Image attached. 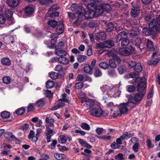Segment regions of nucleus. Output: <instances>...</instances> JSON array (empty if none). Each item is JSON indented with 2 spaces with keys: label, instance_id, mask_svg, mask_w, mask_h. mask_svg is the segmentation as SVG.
I'll use <instances>...</instances> for the list:
<instances>
[{
  "label": "nucleus",
  "instance_id": "f257e3e1",
  "mask_svg": "<svg viewBox=\"0 0 160 160\" xmlns=\"http://www.w3.org/2000/svg\"><path fill=\"white\" fill-rule=\"evenodd\" d=\"M128 96V101L126 103L120 104L119 106V110L121 114L125 113L128 112L129 108H132L136 106V103L132 101L133 97L131 96Z\"/></svg>",
  "mask_w": 160,
  "mask_h": 160
},
{
  "label": "nucleus",
  "instance_id": "f03ea898",
  "mask_svg": "<svg viewBox=\"0 0 160 160\" xmlns=\"http://www.w3.org/2000/svg\"><path fill=\"white\" fill-rule=\"evenodd\" d=\"M89 112L92 116L97 117H105L108 114L107 111H102L101 108L99 106H95L90 109Z\"/></svg>",
  "mask_w": 160,
  "mask_h": 160
},
{
  "label": "nucleus",
  "instance_id": "7ed1b4c3",
  "mask_svg": "<svg viewBox=\"0 0 160 160\" xmlns=\"http://www.w3.org/2000/svg\"><path fill=\"white\" fill-rule=\"evenodd\" d=\"M95 15V12L92 10L88 9L86 11L82 12L80 11L79 17L80 18L79 20L80 21V23L84 19H90L92 18Z\"/></svg>",
  "mask_w": 160,
  "mask_h": 160
},
{
  "label": "nucleus",
  "instance_id": "20e7f679",
  "mask_svg": "<svg viewBox=\"0 0 160 160\" xmlns=\"http://www.w3.org/2000/svg\"><path fill=\"white\" fill-rule=\"evenodd\" d=\"M80 99L82 105L87 109L95 106V101L92 99H90L86 97L81 98Z\"/></svg>",
  "mask_w": 160,
  "mask_h": 160
},
{
  "label": "nucleus",
  "instance_id": "39448f33",
  "mask_svg": "<svg viewBox=\"0 0 160 160\" xmlns=\"http://www.w3.org/2000/svg\"><path fill=\"white\" fill-rule=\"evenodd\" d=\"M135 51V48L132 46L130 48H122L119 49V53L123 56H128L130 55Z\"/></svg>",
  "mask_w": 160,
  "mask_h": 160
},
{
  "label": "nucleus",
  "instance_id": "423d86ee",
  "mask_svg": "<svg viewBox=\"0 0 160 160\" xmlns=\"http://www.w3.org/2000/svg\"><path fill=\"white\" fill-rule=\"evenodd\" d=\"M80 11H78V12H76L75 13H73L71 12H68V16L72 20L75 18L77 19L75 20V22L78 24H80V21L79 19L80 18L79 17Z\"/></svg>",
  "mask_w": 160,
  "mask_h": 160
},
{
  "label": "nucleus",
  "instance_id": "0eeeda50",
  "mask_svg": "<svg viewBox=\"0 0 160 160\" xmlns=\"http://www.w3.org/2000/svg\"><path fill=\"white\" fill-rule=\"evenodd\" d=\"M140 11L139 7L133 6L131 10L130 14L133 18H136L140 13Z\"/></svg>",
  "mask_w": 160,
  "mask_h": 160
},
{
  "label": "nucleus",
  "instance_id": "6e6552de",
  "mask_svg": "<svg viewBox=\"0 0 160 160\" xmlns=\"http://www.w3.org/2000/svg\"><path fill=\"white\" fill-rule=\"evenodd\" d=\"M138 91L140 93H144L146 92V83L145 82L142 81L139 83L137 86Z\"/></svg>",
  "mask_w": 160,
  "mask_h": 160
},
{
  "label": "nucleus",
  "instance_id": "1a4fd4ad",
  "mask_svg": "<svg viewBox=\"0 0 160 160\" xmlns=\"http://www.w3.org/2000/svg\"><path fill=\"white\" fill-rule=\"evenodd\" d=\"M128 34L124 31H121L117 35L116 41L118 42L122 40L128 38Z\"/></svg>",
  "mask_w": 160,
  "mask_h": 160
},
{
  "label": "nucleus",
  "instance_id": "9d476101",
  "mask_svg": "<svg viewBox=\"0 0 160 160\" xmlns=\"http://www.w3.org/2000/svg\"><path fill=\"white\" fill-rule=\"evenodd\" d=\"M21 0H7L6 3L11 8H15L20 3Z\"/></svg>",
  "mask_w": 160,
  "mask_h": 160
},
{
  "label": "nucleus",
  "instance_id": "9b49d317",
  "mask_svg": "<svg viewBox=\"0 0 160 160\" xmlns=\"http://www.w3.org/2000/svg\"><path fill=\"white\" fill-rule=\"evenodd\" d=\"M142 33L145 36H149L151 34L154 35L155 34V31L154 30H151L147 28H142Z\"/></svg>",
  "mask_w": 160,
  "mask_h": 160
},
{
  "label": "nucleus",
  "instance_id": "f8f14e48",
  "mask_svg": "<svg viewBox=\"0 0 160 160\" xmlns=\"http://www.w3.org/2000/svg\"><path fill=\"white\" fill-rule=\"evenodd\" d=\"M95 37L96 39L98 41L103 40L106 39V34L104 32H98L96 34Z\"/></svg>",
  "mask_w": 160,
  "mask_h": 160
},
{
  "label": "nucleus",
  "instance_id": "ddd939ff",
  "mask_svg": "<svg viewBox=\"0 0 160 160\" xmlns=\"http://www.w3.org/2000/svg\"><path fill=\"white\" fill-rule=\"evenodd\" d=\"M71 9L72 11H74L76 12H78V11H80L82 12L84 11V9L81 6H80L76 5L75 4H73L71 6Z\"/></svg>",
  "mask_w": 160,
  "mask_h": 160
},
{
  "label": "nucleus",
  "instance_id": "4468645a",
  "mask_svg": "<svg viewBox=\"0 0 160 160\" xmlns=\"http://www.w3.org/2000/svg\"><path fill=\"white\" fill-rule=\"evenodd\" d=\"M103 44L105 48H110L114 46V42L113 40L109 39L103 42Z\"/></svg>",
  "mask_w": 160,
  "mask_h": 160
},
{
  "label": "nucleus",
  "instance_id": "2eb2a0df",
  "mask_svg": "<svg viewBox=\"0 0 160 160\" xmlns=\"http://www.w3.org/2000/svg\"><path fill=\"white\" fill-rule=\"evenodd\" d=\"M156 22L155 19H152V20L149 24V28L151 30H154L155 31V32L157 30L158 24Z\"/></svg>",
  "mask_w": 160,
  "mask_h": 160
},
{
  "label": "nucleus",
  "instance_id": "dca6fc26",
  "mask_svg": "<svg viewBox=\"0 0 160 160\" xmlns=\"http://www.w3.org/2000/svg\"><path fill=\"white\" fill-rule=\"evenodd\" d=\"M55 122V120L53 118L50 117H47L46 118L45 122L48 124V126L51 127H54V123Z\"/></svg>",
  "mask_w": 160,
  "mask_h": 160
},
{
  "label": "nucleus",
  "instance_id": "f3484780",
  "mask_svg": "<svg viewBox=\"0 0 160 160\" xmlns=\"http://www.w3.org/2000/svg\"><path fill=\"white\" fill-rule=\"evenodd\" d=\"M142 40L141 38L137 37L135 38L133 41V44L138 48H140L141 50V48H140V44L142 43Z\"/></svg>",
  "mask_w": 160,
  "mask_h": 160
},
{
  "label": "nucleus",
  "instance_id": "a211bd4d",
  "mask_svg": "<svg viewBox=\"0 0 160 160\" xmlns=\"http://www.w3.org/2000/svg\"><path fill=\"white\" fill-rule=\"evenodd\" d=\"M55 53L57 56L61 57L65 56L67 53L64 50L56 48L55 50Z\"/></svg>",
  "mask_w": 160,
  "mask_h": 160
},
{
  "label": "nucleus",
  "instance_id": "6ab92c4d",
  "mask_svg": "<svg viewBox=\"0 0 160 160\" xmlns=\"http://www.w3.org/2000/svg\"><path fill=\"white\" fill-rule=\"evenodd\" d=\"M145 94L143 92L140 93L138 92L134 96V99L136 102H139L142 99Z\"/></svg>",
  "mask_w": 160,
  "mask_h": 160
},
{
  "label": "nucleus",
  "instance_id": "aec40b11",
  "mask_svg": "<svg viewBox=\"0 0 160 160\" xmlns=\"http://www.w3.org/2000/svg\"><path fill=\"white\" fill-rule=\"evenodd\" d=\"M63 24L62 22H60L56 29V32L58 34H61L63 32Z\"/></svg>",
  "mask_w": 160,
  "mask_h": 160
},
{
  "label": "nucleus",
  "instance_id": "412c9836",
  "mask_svg": "<svg viewBox=\"0 0 160 160\" xmlns=\"http://www.w3.org/2000/svg\"><path fill=\"white\" fill-rule=\"evenodd\" d=\"M79 143L82 147H85L88 149H91L92 148V146L88 144L87 142L81 139H79Z\"/></svg>",
  "mask_w": 160,
  "mask_h": 160
},
{
  "label": "nucleus",
  "instance_id": "4be33fe9",
  "mask_svg": "<svg viewBox=\"0 0 160 160\" xmlns=\"http://www.w3.org/2000/svg\"><path fill=\"white\" fill-rule=\"evenodd\" d=\"M58 60L60 63L64 65L68 64L69 61L68 59L65 56L59 57Z\"/></svg>",
  "mask_w": 160,
  "mask_h": 160
},
{
  "label": "nucleus",
  "instance_id": "5701e85b",
  "mask_svg": "<svg viewBox=\"0 0 160 160\" xmlns=\"http://www.w3.org/2000/svg\"><path fill=\"white\" fill-rule=\"evenodd\" d=\"M147 46L148 48L151 51H154L155 50V48L153 45V42L149 39L147 40Z\"/></svg>",
  "mask_w": 160,
  "mask_h": 160
},
{
  "label": "nucleus",
  "instance_id": "b1692460",
  "mask_svg": "<svg viewBox=\"0 0 160 160\" xmlns=\"http://www.w3.org/2000/svg\"><path fill=\"white\" fill-rule=\"evenodd\" d=\"M84 72L89 74H91L92 73V69L90 66L88 64H86L83 68Z\"/></svg>",
  "mask_w": 160,
  "mask_h": 160
},
{
  "label": "nucleus",
  "instance_id": "393cba45",
  "mask_svg": "<svg viewBox=\"0 0 160 160\" xmlns=\"http://www.w3.org/2000/svg\"><path fill=\"white\" fill-rule=\"evenodd\" d=\"M118 88L114 86L112 88L109 89V91H108V92L110 95L111 96H114L115 94V93L118 92Z\"/></svg>",
  "mask_w": 160,
  "mask_h": 160
},
{
  "label": "nucleus",
  "instance_id": "a878e982",
  "mask_svg": "<svg viewBox=\"0 0 160 160\" xmlns=\"http://www.w3.org/2000/svg\"><path fill=\"white\" fill-rule=\"evenodd\" d=\"M34 9L31 6H28L26 7L25 9V13L28 15H30L33 13Z\"/></svg>",
  "mask_w": 160,
  "mask_h": 160
},
{
  "label": "nucleus",
  "instance_id": "bb28decb",
  "mask_svg": "<svg viewBox=\"0 0 160 160\" xmlns=\"http://www.w3.org/2000/svg\"><path fill=\"white\" fill-rule=\"evenodd\" d=\"M63 102H58L57 104L55 106L52 108L51 109L52 110H55L61 108L65 105V104Z\"/></svg>",
  "mask_w": 160,
  "mask_h": 160
},
{
  "label": "nucleus",
  "instance_id": "cd10ccee",
  "mask_svg": "<svg viewBox=\"0 0 160 160\" xmlns=\"http://www.w3.org/2000/svg\"><path fill=\"white\" fill-rule=\"evenodd\" d=\"M139 31L137 28H133L131 31L130 35L131 37L138 35L139 34Z\"/></svg>",
  "mask_w": 160,
  "mask_h": 160
},
{
  "label": "nucleus",
  "instance_id": "c85d7f7f",
  "mask_svg": "<svg viewBox=\"0 0 160 160\" xmlns=\"http://www.w3.org/2000/svg\"><path fill=\"white\" fill-rule=\"evenodd\" d=\"M54 156L56 159L58 160L64 159L66 158V157L64 155L58 153H55L54 154Z\"/></svg>",
  "mask_w": 160,
  "mask_h": 160
},
{
  "label": "nucleus",
  "instance_id": "c756f323",
  "mask_svg": "<svg viewBox=\"0 0 160 160\" xmlns=\"http://www.w3.org/2000/svg\"><path fill=\"white\" fill-rule=\"evenodd\" d=\"M58 141L61 143H64L67 141V138L63 135H60L58 138Z\"/></svg>",
  "mask_w": 160,
  "mask_h": 160
},
{
  "label": "nucleus",
  "instance_id": "7c9ffc66",
  "mask_svg": "<svg viewBox=\"0 0 160 160\" xmlns=\"http://www.w3.org/2000/svg\"><path fill=\"white\" fill-rule=\"evenodd\" d=\"M45 103V101L43 99H40L36 102L35 105L38 107H42Z\"/></svg>",
  "mask_w": 160,
  "mask_h": 160
},
{
  "label": "nucleus",
  "instance_id": "2f4dec72",
  "mask_svg": "<svg viewBox=\"0 0 160 160\" xmlns=\"http://www.w3.org/2000/svg\"><path fill=\"white\" fill-rule=\"evenodd\" d=\"M108 73L109 76L111 77H116L117 75L115 70L113 69L108 70Z\"/></svg>",
  "mask_w": 160,
  "mask_h": 160
},
{
  "label": "nucleus",
  "instance_id": "473e14b6",
  "mask_svg": "<svg viewBox=\"0 0 160 160\" xmlns=\"http://www.w3.org/2000/svg\"><path fill=\"white\" fill-rule=\"evenodd\" d=\"M1 62L3 65L9 66L11 64V62L9 59L7 58H4L2 59Z\"/></svg>",
  "mask_w": 160,
  "mask_h": 160
},
{
  "label": "nucleus",
  "instance_id": "72a5a7b5",
  "mask_svg": "<svg viewBox=\"0 0 160 160\" xmlns=\"http://www.w3.org/2000/svg\"><path fill=\"white\" fill-rule=\"evenodd\" d=\"M135 67V70L137 72L139 73L142 70V67L140 63H138L136 64Z\"/></svg>",
  "mask_w": 160,
  "mask_h": 160
},
{
  "label": "nucleus",
  "instance_id": "f704fd0d",
  "mask_svg": "<svg viewBox=\"0 0 160 160\" xmlns=\"http://www.w3.org/2000/svg\"><path fill=\"white\" fill-rule=\"evenodd\" d=\"M81 128L85 130L88 131L90 129V126L86 122H82L81 124Z\"/></svg>",
  "mask_w": 160,
  "mask_h": 160
},
{
  "label": "nucleus",
  "instance_id": "c9c22d12",
  "mask_svg": "<svg viewBox=\"0 0 160 160\" xmlns=\"http://www.w3.org/2000/svg\"><path fill=\"white\" fill-rule=\"evenodd\" d=\"M34 132L32 130H31L28 135V138L29 139H31L32 141L33 142H36L37 140H35L34 139V137L35 138V136L34 135Z\"/></svg>",
  "mask_w": 160,
  "mask_h": 160
},
{
  "label": "nucleus",
  "instance_id": "e433bc0d",
  "mask_svg": "<svg viewBox=\"0 0 160 160\" xmlns=\"http://www.w3.org/2000/svg\"><path fill=\"white\" fill-rule=\"evenodd\" d=\"M114 28V25L112 23H108L106 27V30L108 32H111Z\"/></svg>",
  "mask_w": 160,
  "mask_h": 160
},
{
  "label": "nucleus",
  "instance_id": "4c0bfd02",
  "mask_svg": "<svg viewBox=\"0 0 160 160\" xmlns=\"http://www.w3.org/2000/svg\"><path fill=\"white\" fill-rule=\"evenodd\" d=\"M87 59V56L83 55H79L78 56L77 58L78 61L80 63L84 62Z\"/></svg>",
  "mask_w": 160,
  "mask_h": 160
},
{
  "label": "nucleus",
  "instance_id": "58836bf2",
  "mask_svg": "<svg viewBox=\"0 0 160 160\" xmlns=\"http://www.w3.org/2000/svg\"><path fill=\"white\" fill-rule=\"evenodd\" d=\"M118 70L119 73L120 74H121L126 71V68L124 66H120L118 68Z\"/></svg>",
  "mask_w": 160,
  "mask_h": 160
},
{
  "label": "nucleus",
  "instance_id": "ea45409f",
  "mask_svg": "<svg viewBox=\"0 0 160 160\" xmlns=\"http://www.w3.org/2000/svg\"><path fill=\"white\" fill-rule=\"evenodd\" d=\"M10 113L7 111L2 112L1 114V117L4 118H8L10 117Z\"/></svg>",
  "mask_w": 160,
  "mask_h": 160
},
{
  "label": "nucleus",
  "instance_id": "a19ab883",
  "mask_svg": "<svg viewBox=\"0 0 160 160\" xmlns=\"http://www.w3.org/2000/svg\"><path fill=\"white\" fill-rule=\"evenodd\" d=\"M48 24L51 27L55 28L57 25V22L54 20H52L48 21Z\"/></svg>",
  "mask_w": 160,
  "mask_h": 160
},
{
  "label": "nucleus",
  "instance_id": "79ce46f5",
  "mask_svg": "<svg viewBox=\"0 0 160 160\" xmlns=\"http://www.w3.org/2000/svg\"><path fill=\"white\" fill-rule=\"evenodd\" d=\"M102 7L104 11L107 12H109L111 10V8L110 5L108 3L104 4Z\"/></svg>",
  "mask_w": 160,
  "mask_h": 160
},
{
  "label": "nucleus",
  "instance_id": "37998d69",
  "mask_svg": "<svg viewBox=\"0 0 160 160\" xmlns=\"http://www.w3.org/2000/svg\"><path fill=\"white\" fill-rule=\"evenodd\" d=\"M121 45L122 46H126L129 44L130 41L128 38L121 40Z\"/></svg>",
  "mask_w": 160,
  "mask_h": 160
},
{
  "label": "nucleus",
  "instance_id": "c03bdc74",
  "mask_svg": "<svg viewBox=\"0 0 160 160\" xmlns=\"http://www.w3.org/2000/svg\"><path fill=\"white\" fill-rule=\"evenodd\" d=\"M3 82L6 84H9L11 82V79L8 76H5L2 78Z\"/></svg>",
  "mask_w": 160,
  "mask_h": 160
},
{
  "label": "nucleus",
  "instance_id": "a18cd8bd",
  "mask_svg": "<svg viewBox=\"0 0 160 160\" xmlns=\"http://www.w3.org/2000/svg\"><path fill=\"white\" fill-rule=\"evenodd\" d=\"M127 63L128 65L129 68H133L135 65L136 62L132 60H128L127 61Z\"/></svg>",
  "mask_w": 160,
  "mask_h": 160
},
{
  "label": "nucleus",
  "instance_id": "49530a36",
  "mask_svg": "<svg viewBox=\"0 0 160 160\" xmlns=\"http://www.w3.org/2000/svg\"><path fill=\"white\" fill-rule=\"evenodd\" d=\"M54 85V82L52 81H48L46 84V87L47 88H50L53 87Z\"/></svg>",
  "mask_w": 160,
  "mask_h": 160
},
{
  "label": "nucleus",
  "instance_id": "de8ad7c7",
  "mask_svg": "<svg viewBox=\"0 0 160 160\" xmlns=\"http://www.w3.org/2000/svg\"><path fill=\"white\" fill-rule=\"evenodd\" d=\"M25 112V109L24 108H20L16 111V113L18 115H21L23 114Z\"/></svg>",
  "mask_w": 160,
  "mask_h": 160
},
{
  "label": "nucleus",
  "instance_id": "09e8293b",
  "mask_svg": "<svg viewBox=\"0 0 160 160\" xmlns=\"http://www.w3.org/2000/svg\"><path fill=\"white\" fill-rule=\"evenodd\" d=\"M109 65L112 68H115L117 65L115 63V60L113 59H111L109 60Z\"/></svg>",
  "mask_w": 160,
  "mask_h": 160
},
{
  "label": "nucleus",
  "instance_id": "8fccbe9b",
  "mask_svg": "<svg viewBox=\"0 0 160 160\" xmlns=\"http://www.w3.org/2000/svg\"><path fill=\"white\" fill-rule=\"evenodd\" d=\"M83 83L82 82H79L75 84V88L76 89H78L81 88L83 87Z\"/></svg>",
  "mask_w": 160,
  "mask_h": 160
},
{
  "label": "nucleus",
  "instance_id": "3c124183",
  "mask_svg": "<svg viewBox=\"0 0 160 160\" xmlns=\"http://www.w3.org/2000/svg\"><path fill=\"white\" fill-rule=\"evenodd\" d=\"M62 98L59 100V101L64 102H69V100L67 98V95L66 94L64 93L62 94Z\"/></svg>",
  "mask_w": 160,
  "mask_h": 160
},
{
  "label": "nucleus",
  "instance_id": "603ef678",
  "mask_svg": "<svg viewBox=\"0 0 160 160\" xmlns=\"http://www.w3.org/2000/svg\"><path fill=\"white\" fill-rule=\"evenodd\" d=\"M93 74L94 76L96 77L101 76L102 75L101 72L98 69H97L95 70Z\"/></svg>",
  "mask_w": 160,
  "mask_h": 160
},
{
  "label": "nucleus",
  "instance_id": "864d4df0",
  "mask_svg": "<svg viewBox=\"0 0 160 160\" xmlns=\"http://www.w3.org/2000/svg\"><path fill=\"white\" fill-rule=\"evenodd\" d=\"M5 15L8 18H10L12 15V12L10 10L7 9L5 11Z\"/></svg>",
  "mask_w": 160,
  "mask_h": 160
},
{
  "label": "nucleus",
  "instance_id": "5fc2aeb1",
  "mask_svg": "<svg viewBox=\"0 0 160 160\" xmlns=\"http://www.w3.org/2000/svg\"><path fill=\"white\" fill-rule=\"evenodd\" d=\"M139 73L138 72H131L129 74L130 77L132 78H137L138 77Z\"/></svg>",
  "mask_w": 160,
  "mask_h": 160
},
{
  "label": "nucleus",
  "instance_id": "6e6d98bb",
  "mask_svg": "<svg viewBox=\"0 0 160 160\" xmlns=\"http://www.w3.org/2000/svg\"><path fill=\"white\" fill-rule=\"evenodd\" d=\"M95 47L97 49H101L105 48L103 44V42L96 44Z\"/></svg>",
  "mask_w": 160,
  "mask_h": 160
},
{
  "label": "nucleus",
  "instance_id": "4d7b16f0",
  "mask_svg": "<svg viewBox=\"0 0 160 160\" xmlns=\"http://www.w3.org/2000/svg\"><path fill=\"white\" fill-rule=\"evenodd\" d=\"M99 67L103 69H105L108 68L109 66V65L107 63L102 62L99 64Z\"/></svg>",
  "mask_w": 160,
  "mask_h": 160
},
{
  "label": "nucleus",
  "instance_id": "13d9d810",
  "mask_svg": "<svg viewBox=\"0 0 160 160\" xmlns=\"http://www.w3.org/2000/svg\"><path fill=\"white\" fill-rule=\"evenodd\" d=\"M153 87L152 86L150 88L149 92L148 93L147 98L149 99L151 98L152 97L153 95Z\"/></svg>",
  "mask_w": 160,
  "mask_h": 160
},
{
  "label": "nucleus",
  "instance_id": "bf43d9fd",
  "mask_svg": "<svg viewBox=\"0 0 160 160\" xmlns=\"http://www.w3.org/2000/svg\"><path fill=\"white\" fill-rule=\"evenodd\" d=\"M42 132V130L40 129H37L36 133L35 135V138L34 137V139L35 140H37L38 139V138L40 136V134Z\"/></svg>",
  "mask_w": 160,
  "mask_h": 160
},
{
  "label": "nucleus",
  "instance_id": "052dcab7",
  "mask_svg": "<svg viewBox=\"0 0 160 160\" xmlns=\"http://www.w3.org/2000/svg\"><path fill=\"white\" fill-rule=\"evenodd\" d=\"M104 11V10L103 9L102 7H101L98 8H97L95 10V12L96 13H97V14L98 15H99L100 14H102Z\"/></svg>",
  "mask_w": 160,
  "mask_h": 160
},
{
  "label": "nucleus",
  "instance_id": "680f3d73",
  "mask_svg": "<svg viewBox=\"0 0 160 160\" xmlns=\"http://www.w3.org/2000/svg\"><path fill=\"white\" fill-rule=\"evenodd\" d=\"M115 160H123V155L122 154L119 153L115 157Z\"/></svg>",
  "mask_w": 160,
  "mask_h": 160
},
{
  "label": "nucleus",
  "instance_id": "e2e57ef3",
  "mask_svg": "<svg viewBox=\"0 0 160 160\" xmlns=\"http://www.w3.org/2000/svg\"><path fill=\"white\" fill-rule=\"evenodd\" d=\"M50 77L52 79H56L57 78L58 74L55 72H51L50 74Z\"/></svg>",
  "mask_w": 160,
  "mask_h": 160
},
{
  "label": "nucleus",
  "instance_id": "0e129e2a",
  "mask_svg": "<svg viewBox=\"0 0 160 160\" xmlns=\"http://www.w3.org/2000/svg\"><path fill=\"white\" fill-rule=\"evenodd\" d=\"M139 144L138 143H137L134 144L132 146V149L133 151L135 152H137L138 151Z\"/></svg>",
  "mask_w": 160,
  "mask_h": 160
},
{
  "label": "nucleus",
  "instance_id": "69168bd1",
  "mask_svg": "<svg viewBox=\"0 0 160 160\" xmlns=\"http://www.w3.org/2000/svg\"><path fill=\"white\" fill-rule=\"evenodd\" d=\"M98 138L100 139H102L105 141H108L111 139V136H99Z\"/></svg>",
  "mask_w": 160,
  "mask_h": 160
},
{
  "label": "nucleus",
  "instance_id": "338daca9",
  "mask_svg": "<svg viewBox=\"0 0 160 160\" xmlns=\"http://www.w3.org/2000/svg\"><path fill=\"white\" fill-rule=\"evenodd\" d=\"M59 8L58 7L57 5H53L49 9V11H54Z\"/></svg>",
  "mask_w": 160,
  "mask_h": 160
},
{
  "label": "nucleus",
  "instance_id": "774afa93",
  "mask_svg": "<svg viewBox=\"0 0 160 160\" xmlns=\"http://www.w3.org/2000/svg\"><path fill=\"white\" fill-rule=\"evenodd\" d=\"M45 94L46 97L48 98H51L52 96V93L51 91L47 90L45 92Z\"/></svg>",
  "mask_w": 160,
  "mask_h": 160
}]
</instances>
